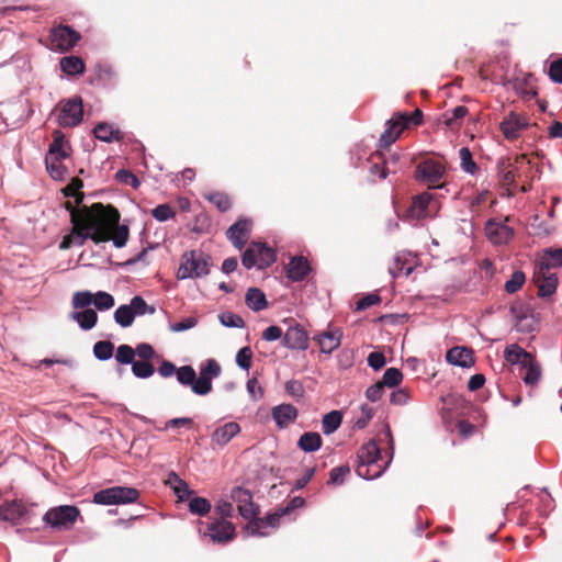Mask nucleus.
Masks as SVG:
<instances>
[{"label":"nucleus","instance_id":"1","mask_svg":"<svg viewBox=\"0 0 562 562\" xmlns=\"http://www.w3.org/2000/svg\"><path fill=\"white\" fill-rule=\"evenodd\" d=\"M65 207L70 213L72 228L65 236L59 248L65 250L71 246H82L87 239L95 244L109 241L110 232L120 221V213L113 206H104L101 203L92 204L90 207L82 206L76 209L70 202H66Z\"/></svg>","mask_w":562,"mask_h":562},{"label":"nucleus","instance_id":"2","mask_svg":"<svg viewBox=\"0 0 562 562\" xmlns=\"http://www.w3.org/2000/svg\"><path fill=\"white\" fill-rule=\"evenodd\" d=\"M384 436L390 443V458L386 461H382L381 451L378 443L374 440H369L363 443L357 453V474L364 480H374L382 475V473L389 467L393 453V437L389 426H385Z\"/></svg>","mask_w":562,"mask_h":562},{"label":"nucleus","instance_id":"3","mask_svg":"<svg viewBox=\"0 0 562 562\" xmlns=\"http://www.w3.org/2000/svg\"><path fill=\"white\" fill-rule=\"evenodd\" d=\"M423 121V112L416 109L412 114L407 112H398L386 123V130L381 134L380 144L387 147L393 144L402 131L409 125H419Z\"/></svg>","mask_w":562,"mask_h":562},{"label":"nucleus","instance_id":"4","mask_svg":"<svg viewBox=\"0 0 562 562\" xmlns=\"http://www.w3.org/2000/svg\"><path fill=\"white\" fill-rule=\"evenodd\" d=\"M210 272V257L202 251L190 250L183 254L177 278L180 280L202 278Z\"/></svg>","mask_w":562,"mask_h":562},{"label":"nucleus","instance_id":"5","mask_svg":"<svg viewBox=\"0 0 562 562\" xmlns=\"http://www.w3.org/2000/svg\"><path fill=\"white\" fill-rule=\"evenodd\" d=\"M446 176L447 169L440 161L425 159L416 166V181L426 184L428 189L445 188Z\"/></svg>","mask_w":562,"mask_h":562},{"label":"nucleus","instance_id":"6","mask_svg":"<svg viewBox=\"0 0 562 562\" xmlns=\"http://www.w3.org/2000/svg\"><path fill=\"white\" fill-rule=\"evenodd\" d=\"M80 512L74 505H59L49 508L43 516V521L53 530H69L76 524Z\"/></svg>","mask_w":562,"mask_h":562},{"label":"nucleus","instance_id":"7","mask_svg":"<svg viewBox=\"0 0 562 562\" xmlns=\"http://www.w3.org/2000/svg\"><path fill=\"white\" fill-rule=\"evenodd\" d=\"M139 491L130 486H113L101 490L93 495V503L98 505H125L136 503Z\"/></svg>","mask_w":562,"mask_h":562},{"label":"nucleus","instance_id":"8","mask_svg":"<svg viewBox=\"0 0 562 562\" xmlns=\"http://www.w3.org/2000/svg\"><path fill=\"white\" fill-rule=\"evenodd\" d=\"M277 260L276 252L266 244L252 241L241 256V263L246 269H265Z\"/></svg>","mask_w":562,"mask_h":562},{"label":"nucleus","instance_id":"9","mask_svg":"<svg viewBox=\"0 0 562 562\" xmlns=\"http://www.w3.org/2000/svg\"><path fill=\"white\" fill-rule=\"evenodd\" d=\"M57 109V123L59 126L74 127L81 123L83 105L80 97L60 101Z\"/></svg>","mask_w":562,"mask_h":562},{"label":"nucleus","instance_id":"10","mask_svg":"<svg viewBox=\"0 0 562 562\" xmlns=\"http://www.w3.org/2000/svg\"><path fill=\"white\" fill-rule=\"evenodd\" d=\"M80 35L78 32L71 30L69 26H58L52 30L49 40L50 48L59 52L71 49L79 41Z\"/></svg>","mask_w":562,"mask_h":562},{"label":"nucleus","instance_id":"11","mask_svg":"<svg viewBox=\"0 0 562 562\" xmlns=\"http://www.w3.org/2000/svg\"><path fill=\"white\" fill-rule=\"evenodd\" d=\"M508 218H505V221L491 218L486 222L484 231L492 244L504 245L514 237V229L506 224Z\"/></svg>","mask_w":562,"mask_h":562},{"label":"nucleus","instance_id":"12","mask_svg":"<svg viewBox=\"0 0 562 562\" xmlns=\"http://www.w3.org/2000/svg\"><path fill=\"white\" fill-rule=\"evenodd\" d=\"M204 536L210 537L213 542H227L235 536V527L227 520L213 519L206 524L205 530H201Z\"/></svg>","mask_w":562,"mask_h":562},{"label":"nucleus","instance_id":"13","mask_svg":"<svg viewBox=\"0 0 562 562\" xmlns=\"http://www.w3.org/2000/svg\"><path fill=\"white\" fill-rule=\"evenodd\" d=\"M231 498L237 505L239 515L245 519H251L257 515V507L252 503L251 493L240 486L231 491Z\"/></svg>","mask_w":562,"mask_h":562},{"label":"nucleus","instance_id":"14","mask_svg":"<svg viewBox=\"0 0 562 562\" xmlns=\"http://www.w3.org/2000/svg\"><path fill=\"white\" fill-rule=\"evenodd\" d=\"M533 281L538 286V294L541 297L551 296L558 286V276L549 270H541L535 267Z\"/></svg>","mask_w":562,"mask_h":562},{"label":"nucleus","instance_id":"15","mask_svg":"<svg viewBox=\"0 0 562 562\" xmlns=\"http://www.w3.org/2000/svg\"><path fill=\"white\" fill-rule=\"evenodd\" d=\"M282 345L292 350H306L308 348V336L300 325L290 326L283 335Z\"/></svg>","mask_w":562,"mask_h":562},{"label":"nucleus","instance_id":"16","mask_svg":"<svg viewBox=\"0 0 562 562\" xmlns=\"http://www.w3.org/2000/svg\"><path fill=\"white\" fill-rule=\"evenodd\" d=\"M515 317V328L517 331L530 334L537 329L538 321L531 310L522 305L510 308Z\"/></svg>","mask_w":562,"mask_h":562},{"label":"nucleus","instance_id":"17","mask_svg":"<svg viewBox=\"0 0 562 562\" xmlns=\"http://www.w3.org/2000/svg\"><path fill=\"white\" fill-rule=\"evenodd\" d=\"M27 508L18 501L7 502L0 505V519L16 525L26 520Z\"/></svg>","mask_w":562,"mask_h":562},{"label":"nucleus","instance_id":"18","mask_svg":"<svg viewBox=\"0 0 562 562\" xmlns=\"http://www.w3.org/2000/svg\"><path fill=\"white\" fill-rule=\"evenodd\" d=\"M250 227L251 222L249 220H239L227 229V238L238 250L243 249L249 238Z\"/></svg>","mask_w":562,"mask_h":562},{"label":"nucleus","instance_id":"19","mask_svg":"<svg viewBox=\"0 0 562 562\" xmlns=\"http://www.w3.org/2000/svg\"><path fill=\"white\" fill-rule=\"evenodd\" d=\"M297 409L292 404H280L271 409L272 419L280 429L288 428L297 418Z\"/></svg>","mask_w":562,"mask_h":562},{"label":"nucleus","instance_id":"20","mask_svg":"<svg viewBox=\"0 0 562 562\" xmlns=\"http://www.w3.org/2000/svg\"><path fill=\"white\" fill-rule=\"evenodd\" d=\"M341 338L342 334L339 329L323 331L314 335L313 337V339L318 344L321 351L327 355L339 348Z\"/></svg>","mask_w":562,"mask_h":562},{"label":"nucleus","instance_id":"21","mask_svg":"<svg viewBox=\"0 0 562 562\" xmlns=\"http://www.w3.org/2000/svg\"><path fill=\"white\" fill-rule=\"evenodd\" d=\"M434 196L429 192H423L416 195L407 211V216L412 220H422L429 215V205Z\"/></svg>","mask_w":562,"mask_h":562},{"label":"nucleus","instance_id":"22","mask_svg":"<svg viewBox=\"0 0 562 562\" xmlns=\"http://www.w3.org/2000/svg\"><path fill=\"white\" fill-rule=\"evenodd\" d=\"M536 268L552 271L562 267V248H548L537 258Z\"/></svg>","mask_w":562,"mask_h":562},{"label":"nucleus","instance_id":"23","mask_svg":"<svg viewBox=\"0 0 562 562\" xmlns=\"http://www.w3.org/2000/svg\"><path fill=\"white\" fill-rule=\"evenodd\" d=\"M240 432V427L235 422H228L217 426L211 435L213 443L224 447L226 446L236 435Z\"/></svg>","mask_w":562,"mask_h":562},{"label":"nucleus","instance_id":"24","mask_svg":"<svg viewBox=\"0 0 562 562\" xmlns=\"http://www.w3.org/2000/svg\"><path fill=\"white\" fill-rule=\"evenodd\" d=\"M527 126L526 120L518 114L510 113L501 123V131L507 139H516L521 130Z\"/></svg>","mask_w":562,"mask_h":562},{"label":"nucleus","instance_id":"25","mask_svg":"<svg viewBox=\"0 0 562 562\" xmlns=\"http://www.w3.org/2000/svg\"><path fill=\"white\" fill-rule=\"evenodd\" d=\"M446 359L450 364L462 368H470L474 363L472 350L460 346L449 349Z\"/></svg>","mask_w":562,"mask_h":562},{"label":"nucleus","instance_id":"26","mask_svg":"<svg viewBox=\"0 0 562 562\" xmlns=\"http://www.w3.org/2000/svg\"><path fill=\"white\" fill-rule=\"evenodd\" d=\"M284 515L285 513L283 512V509H281L278 513L269 515L266 519H257L249 521V524L247 525V531L251 536H267L268 533L266 531H262L261 529L266 527H277L279 525L280 518Z\"/></svg>","mask_w":562,"mask_h":562},{"label":"nucleus","instance_id":"27","mask_svg":"<svg viewBox=\"0 0 562 562\" xmlns=\"http://www.w3.org/2000/svg\"><path fill=\"white\" fill-rule=\"evenodd\" d=\"M532 355L526 351L517 344L508 345L504 350L505 360L512 366H520L522 368L530 359Z\"/></svg>","mask_w":562,"mask_h":562},{"label":"nucleus","instance_id":"28","mask_svg":"<svg viewBox=\"0 0 562 562\" xmlns=\"http://www.w3.org/2000/svg\"><path fill=\"white\" fill-rule=\"evenodd\" d=\"M310 270V263L305 258L293 257L286 266V277L292 281H301Z\"/></svg>","mask_w":562,"mask_h":562},{"label":"nucleus","instance_id":"29","mask_svg":"<svg viewBox=\"0 0 562 562\" xmlns=\"http://www.w3.org/2000/svg\"><path fill=\"white\" fill-rule=\"evenodd\" d=\"M69 146L67 140L65 139V135L60 131H54L53 133V142L48 147V151L46 156H52L53 158H61L65 159L68 157Z\"/></svg>","mask_w":562,"mask_h":562},{"label":"nucleus","instance_id":"30","mask_svg":"<svg viewBox=\"0 0 562 562\" xmlns=\"http://www.w3.org/2000/svg\"><path fill=\"white\" fill-rule=\"evenodd\" d=\"M70 318L75 321L81 329L90 330L98 322V314L94 310L87 308L82 311H74L70 314Z\"/></svg>","mask_w":562,"mask_h":562},{"label":"nucleus","instance_id":"31","mask_svg":"<svg viewBox=\"0 0 562 562\" xmlns=\"http://www.w3.org/2000/svg\"><path fill=\"white\" fill-rule=\"evenodd\" d=\"M166 484H168L173 490V493L182 502L189 499L193 493L189 485L176 472H170L168 474Z\"/></svg>","mask_w":562,"mask_h":562},{"label":"nucleus","instance_id":"32","mask_svg":"<svg viewBox=\"0 0 562 562\" xmlns=\"http://www.w3.org/2000/svg\"><path fill=\"white\" fill-rule=\"evenodd\" d=\"M498 178L504 186L512 187L515 184L516 167L508 158H501L497 161Z\"/></svg>","mask_w":562,"mask_h":562},{"label":"nucleus","instance_id":"33","mask_svg":"<svg viewBox=\"0 0 562 562\" xmlns=\"http://www.w3.org/2000/svg\"><path fill=\"white\" fill-rule=\"evenodd\" d=\"M521 369L526 372L522 376V381L528 386H536L541 379V366L535 357L530 359Z\"/></svg>","mask_w":562,"mask_h":562},{"label":"nucleus","instance_id":"34","mask_svg":"<svg viewBox=\"0 0 562 562\" xmlns=\"http://www.w3.org/2000/svg\"><path fill=\"white\" fill-rule=\"evenodd\" d=\"M322 437L318 432H304L297 441V447L304 452H315L322 447Z\"/></svg>","mask_w":562,"mask_h":562},{"label":"nucleus","instance_id":"35","mask_svg":"<svg viewBox=\"0 0 562 562\" xmlns=\"http://www.w3.org/2000/svg\"><path fill=\"white\" fill-rule=\"evenodd\" d=\"M245 301L247 306L255 312L262 311L268 305L265 293L257 288L247 290Z\"/></svg>","mask_w":562,"mask_h":562},{"label":"nucleus","instance_id":"36","mask_svg":"<svg viewBox=\"0 0 562 562\" xmlns=\"http://www.w3.org/2000/svg\"><path fill=\"white\" fill-rule=\"evenodd\" d=\"M61 70L69 75H81L85 71V63L77 56H66L60 59Z\"/></svg>","mask_w":562,"mask_h":562},{"label":"nucleus","instance_id":"37","mask_svg":"<svg viewBox=\"0 0 562 562\" xmlns=\"http://www.w3.org/2000/svg\"><path fill=\"white\" fill-rule=\"evenodd\" d=\"M342 414L339 411H331L322 418V429L325 435L334 434L341 425Z\"/></svg>","mask_w":562,"mask_h":562},{"label":"nucleus","instance_id":"38","mask_svg":"<svg viewBox=\"0 0 562 562\" xmlns=\"http://www.w3.org/2000/svg\"><path fill=\"white\" fill-rule=\"evenodd\" d=\"M93 134L95 138L106 143L117 140L121 137V132L119 130H114L111 125H108L106 123H99L93 128Z\"/></svg>","mask_w":562,"mask_h":562},{"label":"nucleus","instance_id":"39","mask_svg":"<svg viewBox=\"0 0 562 562\" xmlns=\"http://www.w3.org/2000/svg\"><path fill=\"white\" fill-rule=\"evenodd\" d=\"M460 167L471 176L475 175L479 170L476 162L473 160L472 153L468 147H462L459 150Z\"/></svg>","mask_w":562,"mask_h":562},{"label":"nucleus","instance_id":"40","mask_svg":"<svg viewBox=\"0 0 562 562\" xmlns=\"http://www.w3.org/2000/svg\"><path fill=\"white\" fill-rule=\"evenodd\" d=\"M135 319V313L130 305H120L114 312V321L123 328L130 327Z\"/></svg>","mask_w":562,"mask_h":562},{"label":"nucleus","instance_id":"41","mask_svg":"<svg viewBox=\"0 0 562 562\" xmlns=\"http://www.w3.org/2000/svg\"><path fill=\"white\" fill-rule=\"evenodd\" d=\"M128 227L125 225H119V222L113 226L110 232V239L116 248H122L128 240Z\"/></svg>","mask_w":562,"mask_h":562},{"label":"nucleus","instance_id":"42","mask_svg":"<svg viewBox=\"0 0 562 562\" xmlns=\"http://www.w3.org/2000/svg\"><path fill=\"white\" fill-rule=\"evenodd\" d=\"M93 293L90 291H79L74 293L71 305L75 311L87 310L90 305H93Z\"/></svg>","mask_w":562,"mask_h":562},{"label":"nucleus","instance_id":"43","mask_svg":"<svg viewBox=\"0 0 562 562\" xmlns=\"http://www.w3.org/2000/svg\"><path fill=\"white\" fill-rule=\"evenodd\" d=\"M114 345L108 340H100L93 346V355L98 360L106 361L112 358Z\"/></svg>","mask_w":562,"mask_h":562},{"label":"nucleus","instance_id":"44","mask_svg":"<svg viewBox=\"0 0 562 562\" xmlns=\"http://www.w3.org/2000/svg\"><path fill=\"white\" fill-rule=\"evenodd\" d=\"M93 305L99 311H108L112 308L115 304L114 297L104 291H98L93 294Z\"/></svg>","mask_w":562,"mask_h":562},{"label":"nucleus","instance_id":"45","mask_svg":"<svg viewBox=\"0 0 562 562\" xmlns=\"http://www.w3.org/2000/svg\"><path fill=\"white\" fill-rule=\"evenodd\" d=\"M207 201L213 203L221 212L231 209L232 203L227 194L222 192H211L204 195Z\"/></svg>","mask_w":562,"mask_h":562},{"label":"nucleus","instance_id":"46","mask_svg":"<svg viewBox=\"0 0 562 562\" xmlns=\"http://www.w3.org/2000/svg\"><path fill=\"white\" fill-rule=\"evenodd\" d=\"M132 372L138 379H148L154 374L155 368L149 361H134Z\"/></svg>","mask_w":562,"mask_h":562},{"label":"nucleus","instance_id":"47","mask_svg":"<svg viewBox=\"0 0 562 562\" xmlns=\"http://www.w3.org/2000/svg\"><path fill=\"white\" fill-rule=\"evenodd\" d=\"M211 507V503L204 497H192L189 501V510L194 515L204 516Z\"/></svg>","mask_w":562,"mask_h":562},{"label":"nucleus","instance_id":"48","mask_svg":"<svg viewBox=\"0 0 562 562\" xmlns=\"http://www.w3.org/2000/svg\"><path fill=\"white\" fill-rule=\"evenodd\" d=\"M61 158H53L52 156L45 157L46 169L50 177L55 180L63 179L64 167L61 165Z\"/></svg>","mask_w":562,"mask_h":562},{"label":"nucleus","instance_id":"49","mask_svg":"<svg viewBox=\"0 0 562 562\" xmlns=\"http://www.w3.org/2000/svg\"><path fill=\"white\" fill-rule=\"evenodd\" d=\"M128 305H130V307H132V311L135 313V317L142 316L145 314H154L155 313V307L149 306L146 303V301L139 295L134 296L131 300Z\"/></svg>","mask_w":562,"mask_h":562},{"label":"nucleus","instance_id":"50","mask_svg":"<svg viewBox=\"0 0 562 562\" xmlns=\"http://www.w3.org/2000/svg\"><path fill=\"white\" fill-rule=\"evenodd\" d=\"M220 323L229 328H243L245 326L244 319L232 312H223L218 315Z\"/></svg>","mask_w":562,"mask_h":562},{"label":"nucleus","instance_id":"51","mask_svg":"<svg viewBox=\"0 0 562 562\" xmlns=\"http://www.w3.org/2000/svg\"><path fill=\"white\" fill-rule=\"evenodd\" d=\"M221 374V366L214 359H207L200 367V375L209 378V380H213Z\"/></svg>","mask_w":562,"mask_h":562},{"label":"nucleus","instance_id":"52","mask_svg":"<svg viewBox=\"0 0 562 562\" xmlns=\"http://www.w3.org/2000/svg\"><path fill=\"white\" fill-rule=\"evenodd\" d=\"M468 114V108L463 105L456 106L450 112L445 113V123L449 127H453Z\"/></svg>","mask_w":562,"mask_h":562},{"label":"nucleus","instance_id":"53","mask_svg":"<svg viewBox=\"0 0 562 562\" xmlns=\"http://www.w3.org/2000/svg\"><path fill=\"white\" fill-rule=\"evenodd\" d=\"M525 273L520 270L513 272L509 280L505 283V290L507 293L513 294L517 292L525 283Z\"/></svg>","mask_w":562,"mask_h":562},{"label":"nucleus","instance_id":"54","mask_svg":"<svg viewBox=\"0 0 562 562\" xmlns=\"http://www.w3.org/2000/svg\"><path fill=\"white\" fill-rule=\"evenodd\" d=\"M191 390L196 395H206L212 391V381L200 374L199 376L195 375Z\"/></svg>","mask_w":562,"mask_h":562},{"label":"nucleus","instance_id":"55","mask_svg":"<svg viewBox=\"0 0 562 562\" xmlns=\"http://www.w3.org/2000/svg\"><path fill=\"white\" fill-rule=\"evenodd\" d=\"M195 370L191 366H182L177 370V380L181 385L191 386L194 382Z\"/></svg>","mask_w":562,"mask_h":562},{"label":"nucleus","instance_id":"56","mask_svg":"<svg viewBox=\"0 0 562 562\" xmlns=\"http://www.w3.org/2000/svg\"><path fill=\"white\" fill-rule=\"evenodd\" d=\"M135 351L128 345H120L116 349L115 359L122 364H132L135 360Z\"/></svg>","mask_w":562,"mask_h":562},{"label":"nucleus","instance_id":"57","mask_svg":"<svg viewBox=\"0 0 562 562\" xmlns=\"http://www.w3.org/2000/svg\"><path fill=\"white\" fill-rule=\"evenodd\" d=\"M403 380L402 372L396 368H389L385 370L381 383L383 386L394 387L398 385Z\"/></svg>","mask_w":562,"mask_h":562},{"label":"nucleus","instance_id":"58","mask_svg":"<svg viewBox=\"0 0 562 562\" xmlns=\"http://www.w3.org/2000/svg\"><path fill=\"white\" fill-rule=\"evenodd\" d=\"M251 359H252V351H251L250 347H248V346L240 348L236 355L237 366L240 369L246 370V371H248L251 367Z\"/></svg>","mask_w":562,"mask_h":562},{"label":"nucleus","instance_id":"59","mask_svg":"<svg viewBox=\"0 0 562 562\" xmlns=\"http://www.w3.org/2000/svg\"><path fill=\"white\" fill-rule=\"evenodd\" d=\"M349 473L350 468L348 465L336 467L331 469L329 473L328 483L334 485H341Z\"/></svg>","mask_w":562,"mask_h":562},{"label":"nucleus","instance_id":"60","mask_svg":"<svg viewBox=\"0 0 562 562\" xmlns=\"http://www.w3.org/2000/svg\"><path fill=\"white\" fill-rule=\"evenodd\" d=\"M151 215L159 222H166L175 217L176 213L169 204H159L151 210Z\"/></svg>","mask_w":562,"mask_h":562},{"label":"nucleus","instance_id":"61","mask_svg":"<svg viewBox=\"0 0 562 562\" xmlns=\"http://www.w3.org/2000/svg\"><path fill=\"white\" fill-rule=\"evenodd\" d=\"M373 415H374V411L372 407H370L366 404L361 405L360 414L355 420V427H357L358 429H363L364 427H367L369 422L372 419Z\"/></svg>","mask_w":562,"mask_h":562},{"label":"nucleus","instance_id":"62","mask_svg":"<svg viewBox=\"0 0 562 562\" xmlns=\"http://www.w3.org/2000/svg\"><path fill=\"white\" fill-rule=\"evenodd\" d=\"M196 324L198 319L195 317H187L181 322L170 324L169 329L173 333H180L195 327Z\"/></svg>","mask_w":562,"mask_h":562},{"label":"nucleus","instance_id":"63","mask_svg":"<svg viewBox=\"0 0 562 562\" xmlns=\"http://www.w3.org/2000/svg\"><path fill=\"white\" fill-rule=\"evenodd\" d=\"M246 387L251 400L258 401L263 396L262 387L256 378L249 379L247 381Z\"/></svg>","mask_w":562,"mask_h":562},{"label":"nucleus","instance_id":"64","mask_svg":"<svg viewBox=\"0 0 562 562\" xmlns=\"http://www.w3.org/2000/svg\"><path fill=\"white\" fill-rule=\"evenodd\" d=\"M214 513L218 516L216 520H226V518L233 515V505L227 501H221L214 509Z\"/></svg>","mask_w":562,"mask_h":562}]
</instances>
